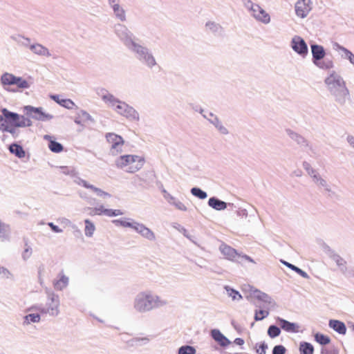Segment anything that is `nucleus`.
Segmentation results:
<instances>
[{
  "mask_svg": "<svg viewBox=\"0 0 354 354\" xmlns=\"http://www.w3.org/2000/svg\"><path fill=\"white\" fill-rule=\"evenodd\" d=\"M325 83L328 86V89L335 96L336 101L339 103H344L346 100L348 98V90L337 75L335 73L330 75L325 80Z\"/></svg>",
  "mask_w": 354,
  "mask_h": 354,
  "instance_id": "f257e3e1",
  "label": "nucleus"
},
{
  "mask_svg": "<svg viewBox=\"0 0 354 354\" xmlns=\"http://www.w3.org/2000/svg\"><path fill=\"white\" fill-rule=\"evenodd\" d=\"M2 116H0V129L8 131L15 135L18 133L21 127L19 115L10 112L6 109L1 110Z\"/></svg>",
  "mask_w": 354,
  "mask_h": 354,
  "instance_id": "f03ea898",
  "label": "nucleus"
},
{
  "mask_svg": "<svg viewBox=\"0 0 354 354\" xmlns=\"http://www.w3.org/2000/svg\"><path fill=\"white\" fill-rule=\"evenodd\" d=\"M115 162L118 167L133 173L143 166L145 159L142 156H119Z\"/></svg>",
  "mask_w": 354,
  "mask_h": 354,
  "instance_id": "7ed1b4c3",
  "label": "nucleus"
},
{
  "mask_svg": "<svg viewBox=\"0 0 354 354\" xmlns=\"http://www.w3.org/2000/svg\"><path fill=\"white\" fill-rule=\"evenodd\" d=\"M158 297L149 293L140 294L136 300L135 308L140 312H145L163 304Z\"/></svg>",
  "mask_w": 354,
  "mask_h": 354,
  "instance_id": "20e7f679",
  "label": "nucleus"
},
{
  "mask_svg": "<svg viewBox=\"0 0 354 354\" xmlns=\"http://www.w3.org/2000/svg\"><path fill=\"white\" fill-rule=\"evenodd\" d=\"M219 250L225 256V259L229 261H236L237 258H241L250 262L254 263L251 257L246 254H241L238 253V252L234 248L225 243H223L220 245Z\"/></svg>",
  "mask_w": 354,
  "mask_h": 354,
  "instance_id": "39448f33",
  "label": "nucleus"
},
{
  "mask_svg": "<svg viewBox=\"0 0 354 354\" xmlns=\"http://www.w3.org/2000/svg\"><path fill=\"white\" fill-rule=\"evenodd\" d=\"M311 51L315 64L322 68H330L333 67V62L331 61L328 62L327 64L320 62V60L323 59L326 55L323 46L317 44L311 45Z\"/></svg>",
  "mask_w": 354,
  "mask_h": 354,
  "instance_id": "423d86ee",
  "label": "nucleus"
},
{
  "mask_svg": "<svg viewBox=\"0 0 354 354\" xmlns=\"http://www.w3.org/2000/svg\"><path fill=\"white\" fill-rule=\"evenodd\" d=\"M24 109L26 111V114L28 116L37 120L48 121L53 118L52 115L44 112L41 108L26 106H24Z\"/></svg>",
  "mask_w": 354,
  "mask_h": 354,
  "instance_id": "0eeeda50",
  "label": "nucleus"
},
{
  "mask_svg": "<svg viewBox=\"0 0 354 354\" xmlns=\"http://www.w3.org/2000/svg\"><path fill=\"white\" fill-rule=\"evenodd\" d=\"M250 11L256 19L265 24L270 22V17L269 14L258 4H252Z\"/></svg>",
  "mask_w": 354,
  "mask_h": 354,
  "instance_id": "6e6552de",
  "label": "nucleus"
},
{
  "mask_svg": "<svg viewBox=\"0 0 354 354\" xmlns=\"http://www.w3.org/2000/svg\"><path fill=\"white\" fill-rule=\"evenodd\" d=\"M1 83L7 90L15 91L12 86H16L19 88L22 87V81L20 78H17L10 73H5L1 77Z\"/></svg>",
  "mask_w": 354,
  "mask_h": 354,
  "instance_id": "1a4fd4ad",
  "label": "nucleus"
},
{
  "mask_svg": "<svg viewBox=\"0 0 354 354\" xmlns=\"http://www.w3.org/2000/svg\"><path fill=\"white\" fill-rule=\"evenodd\" d=\"M312 9L311 0H299L295 5V12L301 18L306 17Z\"/></svg>",
  "mask_w": 354,
  "mask_h": 354,
  "instance_id": "9d476101",
  "label": "nucleus"
},
{
  "mask_svg": "<svg viewBox=\"0 0 354 354\" xmlns=\"http://www.w3.org/2000/svg\"><path fill=\"white\" fill-rule=\"evenodd\" d=\"M115 106L117 113L126 118H135L136 115V111L125 102L118 101Z\"/></svg>",
  "mask_w": 354,
  "mask_h": 354,
  "instance_id": "9b49d317",
  "label": "nucleus"
},
{
  "mask_svg": "<svg viewBox=\"0 0 354 354\" xmlns=\"http://www.w3.org/2000/svg\"><path fill=\"white\" fill-rule=\"evenodd\" d=\"M292 49L302 56L308 53V47L305 41L300 37L296 36L292 40Z\"/></svg>",
  "mask_w": 354,
  "mask_h": 354,
  "instance_id": "f8f14e48",
  "label": "nucleus"
},
{
  "mask_svg": "<svg viewBox=\"0 0 354 354\" xmlns=\"http://www.w3.org/2000/svg\"><path fill=\"white\" fill-rule=\"evenodd\" d=\"M101 214H105L108 216H120L123 214V212L120 209H104L102 206L98 207V208H94L91 209V212H90V215H101Z\"/></svg>",
  "mask_w": 354,
  "mask_h": 354,
  "instance_id": "ddd939ff",
  "label": "nucleus"
},
{
  "mask_svg": "<svg viewBox=\"0 0 354 354\" xmlns=\"http://www.w3.org/2000/svg\"><path fill=\"white\" fill-rule=\"evenodd\" d=\"M277 322L281 326V328L288 333H298L299 326L295 323L289 322L282 318L277 317L276 319Z\"/></svg>",
  "mask_w": 354,
  "mask_h": 354,
  "instance_id": "4468645a",
  "label": "nucleus"
},
{
  "mask_svg": "<svg viewBox=\"0 0 354 354\" xmlns=\"http://www.w3.org/2000/svg\"><path fill=\"white\" fill-rule=\"evenodd\" d=\"M106 138L108 142L111 145L112 149H118L124 144L122 138L113 133H108L106 135Z\"/></svg>",
  "mask_w": 354,
  "mask_h": 354,
  "instance_id": "2eb2a0df",
  "label": "nucleus"
},
{
  "mask_svg": "<svg viewBox=\"0 0 354 354\" xmlns=\"http://www.w3.org/2000/svg\"><path fill=\"white\" fill-rule=\"evenodd\" d=\"M211 335L212 338L221 346L225 347L230 344V341L218 329L212 330Z\"/></svg>",
  "mask_w": 354,
  "mask_h": 354,
  "instance_id": "dca6fc26",
  "label": "nucleus"
},
{
  "mask_svg": "<svg viewBox=\"0 0 354 354\" xmlns=\"http://www.w3.org/2000/svg\"><path fill=\"white\" fill-rule=\"evenodd\" d=\"M329 326L339 334L344 335L346 331L345 324L338 320H330Z\"/></svg>",
  "mask_w": 354,
  "mask_h": 354,
  "instance_id": "f3484780",
  "label": "nucleus"
},
{
  "mask_svg": "<svg viewBox=\"0 0 354 354\" xmlns=\"http://www.w3.org/2000/svg\"><path fill=\"white\" fill-rule=\"evenodd\" d=\"M208 205L216 210H223L227 207V204L224 201H220L214 197L209 199Z\"/></svg>",
  "mask_w": 354,
  "mask_h": 354,
  "instance_id": "a211bd4d",
  "label": "nucleus"
},
{
  "mask_svg": "<svg viewBox=\"0 0 354 354\" xmlns=\"http://www.w3.org/2000/svg\"><path fill=\"white\" fill-rule=\"evenodd\" d=\"M50 97L57 103L67 109H72L75 105L74 102L70 99H60L59 95H51Z\"/></svg>",
  "mask_w": 354,
  "mask_h": 354,
  "instance_id": "6ab92c4d",
  "label": "nucleus"
},
{
  "mask_svg": "<svg viewBox=\"0 0 354 354\" xmlns=\"http://www.w3.org/2000/svg\"><path fill=\"white\" fill-rule=\"evenodd\" d=\"M44 138L46 140H49L48 147L51 150L52 152L60 153L63 150L62 145L59 142L52 140L50 139L51 138L50 136H45Z\"/></svg>",
  "mask_w": 354,
  "mask_h": 354,
  "instance_id": "aec40b11",
  "label": "nucleus"
},
{
  "mask_svg": "<svg viewBox=\"0 0 354 354\" xmlns=\"http://www.w3.org/2000/svg\"><path fill=\"white\" fill-rule=\"evenodd\" d=\"M30 48L36 54H38L40 55H46V56L50 55L48 50L40 44L32 45V46H30Z\"/></svg>",
  "mask_w": 354,
  "mask_h": 354,
  "instance_id": "412c9836",
  "label": "nucleus"
},
{
  "mask_svg": "<svg viewBox=\"0 0 354 354\" xmlns=\"http://www.w3.org/2000/svg\"><path fill=\"white\" fill-rule=\"evenodd\" d=\"M299 351L301 354H313V346L308 342H301L299 345Z\"/></svg>",
  "mask_w": 354,
  "mask_h": 354,
  "instance_id": "4be33fe9",
  "label": "nucleus"
},
{
  "mask_svg": "<svg viewBox=\"0 0 354 354\" xmlns=\"http://www.w3.org/2000/svg\"><path fill=\"white\" fill-rule=\"evenodd\" d=\"M135 229L149 239H153L155 238L154 234L149 229L145 227L143 225L136 227Z\"/></svg>",
  "mask_w": 354,
  "mask_h": 354,
  "instance_id": "5701e85b",
  "label": "nucleus"
},
{
  "mask_svg": "<svg viewBox=\"0 0 354 354\" xmlns=\"http://www.w3.org/2000/svg\"><path fill=\"white\" fill-rule=\"evenodd\" d=\"M84 223H85V229H84L85 235L87 236H89V237L92 236L95 232V230L94 224L88 219H86Z\"/></svg>",
  "mask_w": 354,
  "mask_h": 354,
  "instance_id": "b1692460",
  "label": "nucleus"
},
{
  "mask_svg": "<svg viewBox=\"0 0 354 354\" xmlns=\"http://www.w3.org/2000/svg\"><path fill=\"white\" fill-rule=\"evenodd\" d=\"M315 339L322 345H326L330 342V339L328 336L319 333L315 335Z\"/></svg>",
  "mask_w": 354,
  "mask_h": 354,
  "instance_id": "393cba45",
  "label": "nucleus"
},
{
  "mask_svg": "<svg viewBox=\"0 0 354 354\" xmlns=\"http://www.w3.org/2000/svg\"><path fill=\"white\" fill-rule=\"evenodd\" d=\"M68 282V279L64 275H62L60 279L55 282L54 286L56 289L62 290L65 288Z\"/></svg>",
  "mask_w": 354,
  "mask_h": 354,
  "instance_id": "a878e982",
  "label": "nucleus"
},
{
  "mask_svg": "<svg viewBox=\"0 0 354 354\" xmlns=\"http://www.w3.org/2000/svg\"><path fill=\"white\" fill-rule=\"evenodd\" d=\"M82 183L85 187L91 189L100 196H103V197H106V196L109 197L110 196L109 194L101 190L100 189L95 187L93 185H88L86 181H83Z\"/></svg>",
  "mask_w": 354,
  "mask_h": 354,
  "instance_id": "bb28decb",
  "label": "nucleus"
},
{
  "mask_svg": "<svg viewBox=\"0 0 354 354\" xmlns=\"http://www.w3.org/2000/svg\"><path fill=\"white\" fill-rule=\"evenodd\" d=\"M283 263L285 266H286L288 268L295 271L297 274H299L301 277H303L304 278H308L307 273L306 272L303 271L302 270H301L300 268H297V266H295L290 263L286 262V261H283Z\"/></svg>",
  "mask_w": 354,
  "mask_h": 354,
  "instance_id": "cd10ccee",
  "label": "nucleus"
},
{
  "mask_svg": "<svg viewBox=\"0 0 354 354\" xmlns=\"http://www.w3.org/2000/svg\"><path fill=\"white\" fill-rule=\"evenodd\" d=\"M24 318H25V322H27L28 324H30L31 322H32V323L38 322L40 320V316L38 313L29 314V315L25 316Z\"/></svg>",
  "mask_w": 354,
  "mask_h": 354,
  "instance_id": "c85d7f7f",
  "label": "nucleus"
},
{
  "mask_svg": "<svg viewBox=\"0 0 354 354\" xmlns=\"http://www.w3.org/2000/svg\"><path fill=\"white\" fill-rule=\"evenodd\" d=\"M191 193L196 197H198L201 199H205L207 196L206 192L197 187L192 188L191 189Z\"/></svg>",
  "mask_w": 354,
  "mask_h": 354,
  "instance_id": "c756f323",
  "label": "nucleus"
},
{
  "mask_svg": "<svg viewBox=\"0 0 354 354\" xmlns=\"http://www.w3.org/2000/svg\"><path fill=\"white\" fill-rule=\"evenodd\" d=\"M281 330L276 326H270L268 330V334L271 338H274L280 335Z\"/></svg>",
  "mask_w": 354,
  "mask_h": 354,
  "instance_id": "7c9ffc66",
  "label": "nucleus"
},
{
  "mask_svg": "<svg viewBox=\"0 0 354 354\" xmlns=\"http://www.w3.org/2000/svg\"><path fill=\"white\" fill-rule=\"evenodd\" d=\"M102 97L104 102L109 103L113 106H114L116 104L117 102L119 101L117 99H115L113 95L109 93L103 95Z\"/></svg>",
  "mask_w": 354,
  "mask_h": 354,
  "instance_id": "2f4dec72",
  "label": "nucleus"
},
{
  "mask_svg": "<svg viewBox=\"0 0 354 354\" xmlns=\"http://www.w3.org/2000/svg\"><path fill=\"white\" fill-rule=\"evenodd\" d=\"M196 350L190 346H182L178 350V354H195Z\"/></svg>",
  "mask_w": 354,
  "mask_h": 354,
  "instance_id": "473e14b6",
  "label": "nucleus"
},
{
  "mask_svg": "<svg viewBox=\"0 0 354 354\" xmlns=\"http://www.w3.org/2000/svg\"><path fill=\"white\" fill-rule=\"evenodd\" d=\"M269 315L268 310H257L254 315V319L256 321H260Z\"/></svg>",
  "mask_w": 354,
  "mask_h": 354,
  "instance_id": "72a5a7b5",
  "label": "nucleus"
},
{
  "mask_svg": "<svg viewBox=\"0 0 354 354\" xmlns=\"http://www.w3.org/2000/svg\"><path fill=\"white\" fill-rule=\"evenodd\" d=\"M113 10L115 12V13L116 14V15L121 19V20H124V10L120 7V6L118 4H115L113 6Z\"/></svg>",
  "mask_w": 354,
  "mask_h": 354,
  "instance_id": "f704fd0d",
  "label": "nucleus"
},
{
  "mask_svg": "<svg viewBox=\"0 0 354 354\" xmlns=\"http://www.w3.org/2000/svg\"><path fill=\"white\" fill-rule=\"evenodd\" d=\"M340 49L344 53L346 57L350 61V62L354 65V55L344 47H341Z\"/></svg>",
  "mask_w": 354,
  "mask_h": 354,
  "instance_id": "c9c22d12",
  "label": "nucleus"
},
{
  "mask_svg": "<svg viewBox=\"0 0 354 354\" xmlns=\"http://www.w3.org/2000/svg\"><path fill=\"white\" fill-rule=\"evenodd\" d=\"M227 290L228 292L229 296L231 297L233 300H239L242 298V296L238 291L227 288Z\"/></svg>",
  "mask_w": 354,
  "mask_h": 354,
  "instance_id": "e433bc0d",
  "label": "nucleus"
},
{
  "mask_svg": "<svg viewBox=\"0 0 354 354\" xmlns=\"http://www.w3.org/2000/svg\"><path fill=\"white\" fill-rule=\"evenodd\" d=\"M268 346L265 343H261L256 346L257 353L258 354H266Z\"/></svg>",
  "mask_w": 354,
  "mask_h": 354,
  "instance_id": "4c0bfd02",
  "label": "nucleus"
},
{
  "mask_svg": "<svg viewBox=\"0 0 354 354\" xmlns=\"http://www.w3.org/2000/svg\"><path fill=\"white\" fill-rule=\"evenodd\" d=\"M286 348L282 345L275 346L272 351V354H285Z\"/></svg>",
  "mask_w": 354,
  "mask_h": 354,
  "instance_id": "58836bf2",
  "label": "nucleus"
},
{
  "mask_svg": "<svg viewBox=\"0 0 354 354\" xmlns=\"http://www.w3.org/2000/svg\"><path fill=\"white\" fill-rule=\"evenodd\" d=\"M10 151L12 153H15L16 155H19L20 151H21V146L18 145H11L9 147Z\"/></svg>",
  "mask_w": 354,
  "mask_h": 354,
  "instance_id": "ea45409f",
  "label": "nucleus"
},
{
  "mask_svg": "<svg viewBox=\"0 0 354 354\" xmlns=\"http://www.w3.org/2000/svg\"><path fill=\"white\" fill-rule=\"evenodd\" d=\"M113 223H115L116 225L119 224L123 227H132V224L131 223L124 221L115 220L113 221Z\"/></svg>",
  "mask_w": 354,
  "mask_h": 354,
  "instance_id": "a19ab883",
  "label": "nucleus"
},
{
  "mask_svg": "<svg viewBox=\"0 0 354 354\" xmlns=\"http://www.w3.org/2000/svg\"><path fill=\"white\" fill-rule=\"evenodd\" d=\"M314 179L315 183H317L319 185L326 186V181L320 178H318L316 175L314 176Z\"/></svg>",
  "mask_w": 354,
  "mask_h": 354,
  "instance_id": "79ce46f5",
  "label": "nucleus"
},
{
  "mask_svg": "<svg viewBox=\"0 0 354 354\" xmlns=\"http://www.w3.org/2000/svg\"><path fill=\"white\" fill-rule=\"evenodd\" d=\"M145 59L149 65L153 66L156 64L154 58L151 55H147L145 57Z\"/></svg>",
  "mask_w": 354,
  "mask_h": 354,
  "instance_id": "37998d69",
  "label": "nucleus"
},
{
  "mask_svg": "<svg viewBox=\"0 0 354 354\" xmlns=\"http://www.w3.org/2000/svg\"><path fill=\"white\" fill-rule=\"evenodd\" d=\"M48 225L50 227L53 231L55 232H61L62 230L58 227V226L54 225L53 223H50Z\"/></svg>",
  "mask_w": 354,
  "mask_h": 354,
  "instance_id": "c03bdc74",
  "label": "nucleus"
},
{
  "mask_svg": "<svg viewBox=\"0 0 354 354\" xmlns=\"http://www.w3.org/2000/svg\"><path fill=\"white\" fill-rule=\"evenodd\" d=\"M52 315H57L59 313L58 310V301L56 302L55 308H52L51 312H49Z\"/></svg>",
  "mask_w": 354,
  "mask_h": 354,
  "instance_id": "a18cd8bd",
  "label": "nucleus"
},
{
  "mask_svg": "<svg viewBox=\"0 0 354 354\" xmlns=\"http://www.w3.org/2000/svg\"><path fill=\"white\" fill-rule=\"evenodd\" d=\"M175 205L176 206L177 208H178L180 210L185 211L187 209V207H185V205L184 204H183L182 203H180V202L177 203L175 204Z\"/></svg>",
  "mask_w": 354,
  "mask_h": 354,
  "instance_id": "49530a36",
  "label": "nucleus"
},
{
  "mask_svg": "<svg viewBox=\"0 0 354 354\" xmlns=\"http://www.w3.org/2000/svg\"><path fill=\"white\" fill-rule=\"evenodd\" d=\"M234 342L237 345L241 346L244 344V340L241 338L238 337L234 339Z\"/></svg>",
  "mask_w": 354,
  "mask_h": 354,
  "instance_id": "de8ad7c7",
  "label": "nucleus"
},
{
  "mask_svg": "<svg viewBox=\"0 0 354 354\" xmlns=\"http://www.w3.org/2000/svg\"><path fill=\"white\" fill-rule=\"evenodd\" d=\"M348 142L350 143V145L354 147V137L353 136H348Z\"/></svg>",
  "mask_w": 354,
  "mask_h": 354,
  "instance_id": "09e8293b",
  "label": "nucleus"
},
{
  "mask_svg": "<svg viewBox=\"0 0 354 354\" xmlns=\"http://www.w3.org/2000/svg\"><path fill=\"white\" fill-rule=\"evenodd\" d=\"M4 226L0 223V236H4Z\"/></svg>",
  "mask_w": 354,
  "mask_h": 354,
  "instance_id": "8fccbe9b",
  "label": "nucleus"
},
{
  "mask_svg": "<svg viewBox=\"0 0 354 354\" xmlns=\"http://www.w3.org/2000/svg\"><path fill=\"white\" fill-rule=\"evenodd\" d=\"M260 299L266 300V299L268 298V296L266 294H262L261 296H258Z\"/></svg>",
  "mask_w": 354,
  "mask_h": 354,
  "instance_id": "3c124183",
  "label": "nucleus"
},
{
  "mask_svg": "<svg viewBox=\"0 0 354 354\" xmlns=\"http://www.w3.org/2000/svg\"><path fill=\"white\" fill-rule=\"evenodd\" d=\"M75 122L77 124H82V125H83V124H82V122L78 119V118H75Z\"/></svg>",
  "mask_w": 354,
  "mask_h": 354,
  "instance_id": "603ef678",
  "label": "nucleus"
},
{
  "mask_svg": "<svg viewBox=\"0 0 354 354\" xmlns=\"http://www.w3.org/2000/svg\"><path fill=\"white\" fill-rule=\"evenodd\" d=\"M322 354H328L327 350L326 348H322L321 351Z\"/></svg>",
  "mask_w": 354,
  "mask_h": 354,
  "instance_id": "864d4df0",
  "label": "nucleus"
},
{
  "mask_svg": "<svg viewBox=\"0 0 354 354\" xmlns=\"http://www.w3.org/2000/svg\"><path fill=\"white\" fill-rule=\"evenodd\" d=\"M82 116L85 118V119H88L89 116L87 113H82Z\"/></svg>",
  "mask_w": 354,
  "mask_h": 354,
  "instance_id": "5fc2aeb1",
  "label": "nucleus"
},
{
  "mask_svg": "<svg viewBox=\"0 0 354 354\" xmlns=\"http://www.w3.org/2000/svg\"><path fill=\"white\" fill-rule=\"evenodd\" d=\"M23 86H24V88H26V87L28 86V84H27V83L25 81H24Z\"/></svg>",
  "mask_w": 354,
  "mask_h": 354,
  "instance_id": "6e6d98bb",
  "label": "nucleus"
},
{
  "mask_svg": "<svg viewBox=\"0 0 354 354\" xmlns=\"http://www.w3.org/2000/svg\"><path fill=\"white\" fill-rule=\"evenodd\" d=\"M23 124H24V125H28V126H29V125L30 124L29 122H28V123L26 124V122H25L24 120V122H23Z\"/></svg>",
  "mask_w": 354,
  "mask_h": 354,
  "instance_id": "4d7b16f0",
  "label": "nucleus"
},
{
  "mask_svg": "<svg viewBox=\"0 0 354 354\" xmlns=\"http://www.w3.org/2000/svg\"><path fill=\"white\" fill-rule=\"evenodd\" d=\"M1 271L2 272L5 273L6 272V270L2 268L1 270H0V274L1 273Z\"/></svg>",
  "mask_w": 354,
  "mask_h": 354,
  "instance_id": "13d9d810",
  "label": "nucleus"
}]
</instances>
